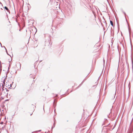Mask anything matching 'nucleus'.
Returning a JSON list of instances; mask_svg holds the SVG:
<instances>
[{
  "mask_svg": "<svg viewBox=\"0 0 133 133\" xmlns=\"http://www.w3.org/2000/svg\"><path fill=\"white\" fill-rule=\"evenodd\" d=\"M93 25L94 26H95L96 25H97V23L96 21V20L95 19H94V23H93Z\"/></svg>",
  "mask_w": 133,
  "mask_h": 133,
  "instance_id": "1",
  "label": "nucleus"
},
{
  "mask_svg": "<svg viewBox=\"0 0 133 133\" xmlns=\"http://www.w3.org/2000/svg\"><path fill=\"white\" fill-rule=\"evenodd\" d=\"M4 8L7 11H8V12L9 11V10L8 9L7 7L5 6L4 7Z\"/></svg>",
  "mask_w": 133,
  "mask_h": 133,
  "instance_id": "2",
  "label": "nucleus"
},
{
  "mask_svg": "<svg viewBox=\"0 0 133 133\" xmlns=\"http://www.w3.org/2000/svg\"><path fill=\"white\" fill-rule=\"evenodd\" d=\"M110 24H111V25L112 26H114V25H113V22L111 21H110Z\"/></svg>",
  "mask_w": 133,
  "mask_h": 133,
  "instance_id": "3",
  "label": "nucleus"
},
{
  "mask_svg": "<svg viewBox=\"0 0 133 133\" xmlns=\"http://www.w3.org/2000/svg\"><path fill=\"white\" fill-rule=\"evenodd\" d=\"M97 81H98V80H97V79H96V82H95V84H96V85H97V84H98V83H97Z\"/></svg>",
  "mask_w": 133,
  "mask_h": 133,
  "instance_id": "4",
  "label": "nucleus"
},
{
  "mask_svg": "<svg viewBox=\"0 0 133 133\" xmlns=\"http://www.w3.org/2000/svg\"><path fill=\"white\" fill-rule=\"evenodd\" d=\"M94 17H95V15L94 14Z\"/></svg>",
  "mask_w": 133,
  "mask_h": 133,
  "instance_id": "5",
  "label": "nucleus"
},
{
  "mask_svg": "<svg viewBox=\"0 0 133 133\" xmlns=\"http://www.w3.org/2000/svg\"><path fill=\"white\" fill-rule=\"evenodd\" d=\"M32 114H30V115L31 116V115H32Z\"/></svg>",
  "mask_w": 133,
  "mask_h": 133,
  "instance_id": "6",
  "label": "nucleus"
}]
</instances>
